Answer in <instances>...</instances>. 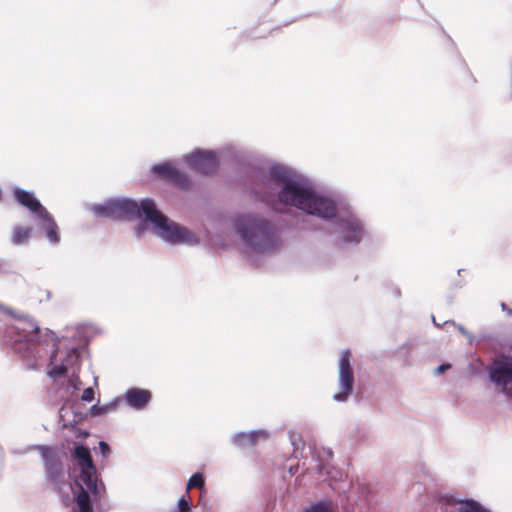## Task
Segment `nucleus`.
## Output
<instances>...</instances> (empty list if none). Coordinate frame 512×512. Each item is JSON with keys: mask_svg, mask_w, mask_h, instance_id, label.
I'll return each instance as SVG.
<instances>
[{"mask_svg": "<svg viewBox=\"0 0 512 512\" xmlns=\"http://www.w3.org/2000/svg\"><path fill=\"white\" fill-rule=\"evenodd\" d=\"M74 458L81 468V472L75 481L76 489L73 491L72 510L74 512H93L92 502H99L104 494L105 487L98 480L90 450L79 445L75 448Z\"/></svg>", "mask_w": 512, "mask_h": 512, "instance_id": "1", "label": "nucleus"}, {"mask_svg": "<svg viewBox=\"0 0 512 512\" xmlns=\"http://www.w3.org/2000/svg\"><path fill=\"white\" fill-rule=\"evenodd\" d=\"M233 223L241 239L257 252H270L280 245L274 225L262 217L238 215Z\"/></svg>", "mask_w": 512, "mask_h": 512, "instance_id": "2", "label": "nucleus"}, {"mask_svg": "<svg viewBox=\"0 0 512 512\" xmlns=\"http://www.w3.org/2000/svg\"><path fill=\"white\" fill-rule=\"evenodd\" d=\"M278 198L285 205L297 207L322 218L329 219L336 215V206L333 201L315 195L312 190L294 181H284Z\"/></svg>", "mask_w": 512, "mask_h": 512, "instance_id": "3", "label": "nucleus"}, {"mask_svg": "<svg viewBox=\"0 0 512 512\" xmlns=\"http://www.w3.org/2000/svg\"><path fill=\"white\" fill-rule=\"evenodd\" d=\"M144 217L153 224L155 233L167 242L178 244L189 240L190 231L162 214L155 201L144 203Z\"/></svg>", "mask_w": 512, "mask_h": 512, "instance_id": "4", "label": "nucleus"}, {"mask_svg": "<svg viewBox=\"0 0 512 512\" xmlns=\"http://www.w3.org/2000/svg\"><path fill=\"white\" fill-rule=\"evenodd\" d=\"M153 201L152 199H143L140 203L130 199L113 200L97 208L100 215L112 219H137L144 216V203Z\"/></svg>", "mask_w": 512, "mask_h": 512, "instance_id": "5", "label": "nucleus"}, {"mask_svg": "<svg viewBox=\"0 0 512 512\" xmlns=\"http://www.w3.org/2000/svg\"><path fill=\"white\" fill-rule=\"evenodd\" d=\"M351 352L345 350L341 353L339 359V385L341 392L334 394L333 398L336 401L343 402L352 393L354 388V375L351 366Z\"/></svg>", "mask_w": 512, "mask_h": 512, "instance_id": "6", "label": "nucleus"}, {"mask_svg": "<svg viewBox=\"0 0 512 512\" xmlns=\"http://www.w3.org/2000/svg\"><path fill=\"white\" fill-rule=\"evenodd\" d=\"M151 173L155 178L170 182L180 189H186L189 186L188 176L170 162L153 165Z\"/></svg>", "mask_w": 512, "mask_h": 512, "instance_id": "7", "label": "nucleus"}, {"mask_svg": "<svg viewBox=\"0 0 512 512\" xmlns=\"http://www.w3.org/2000/svg\"><path fill=\"white\" fill-rule=\"evenodd\" d=\"M490 379L512 398V360L496 363L490 372Z\"/></svg>", "mask_w": 512, "mask_h": 512, "instance_id": "8", "label": "nucleus"}, {"mask_svg": "<svg viewBox=\"0 0 512 512\" xmlns=\"http://www.w3.org/2000/svg\"><path fill=\"white\" fill-rule=\"evenodd\" d=\"M24 335L23 339L16 341L15 350L22 352L23 346H26L27 355L35 354L36 346L40 343V329L34 322H23L22 327L18 328Z\"/></svg>", "mask_w": 512, "mask_h": 512, "instance_id": "9", "label": "nucleus"}, {"mask_svg": "<svg viewBox=\"0 0 512 512\" xmlns=\"http://www.w3.org/2000/svg\"><path fill=\"white\" fill-rule=\"evenodd\" d=\"M13 197L15 201L22 207L29 210L32 214H34L37 218L41 215L46 214V208L41 204V202L35 197V195L27 190H24L19 187H15L12 191Z\"/></svg>", "mask_w": 512, "mask_h": 512, "instance_id": "10", "label": "nucleus"}, {"mask_svg": "<svg viewBox=\"0 0 512 512\" xmlns=\"http://www.w3.org/2000/svg\"><path fill=\"white\" fill-rule=\"evenodd\" d=\"M338 223L345 242H360L363 234V227L357 218L353 216L341 218Z\"/></svg>", "mask_w": 512, "mask_h": 512, "instance_id": "11", "label": "nucleus"}, {"mask_svg": "<svg viewBox=\"0 0 512 512\" xmlns=\"http://www.w3.org/2000/svg\"><path fill=\"white\" fill-rule=\"evenodd\" d=\"M57 350L51 355L49 369L47 371L48 376L50 377H62L65 376L68 367L72 366L74 363L78 361L79 354L76 349H70L66 352L65 359L62 360L61 364H54L57 356Z\"/></svg>", "mask_w": 512, "mask_h": 512, "instance_id": "12", "label": "nucleus"}, {"mask_svg": "<svg viewBox=\"0 0 512 512\" xmlns=\"http://www.w3.org/2000/svg\"><path fill=\"white\" fill-rule=\"evenodd\" d=\"M218 159L213 152L194 150V170L210 174L217 170Z\"/></svg>", "mask_w": 512, "mask_h": 512, "instance_id": "13", "label": "nucleus"}, {"mask_svg": "<svg viewBox=\"0 0 512 512\" xmlns=\"http://www.w3.org/2000/svg\"><path fill=\"white\" fill-rule=\"evenodd\" d=\"M37 449L42 457L47 473L54 478L61 469L57 449L44 445L39 446Z\"/></svg>", "mask_w": 512, "mask_h": 512, "instance_id": "14", "label": "nucleus"}, {"mask_svg": "<svg viewBox=\"0 0 512 512\" xmlns=\"http://www.w3.org/2000/svg\"><path fill=\"white\" fill-rule=\"evenodd\" d=\"M46 214L47 215L41 214L38 217L40 220V226L45 230L47 239L51 243L57 244L60 241L59 227L48 210H46Z\"/></svg>", "mask_w": 512, "mask_h": 512, "instance_id": "15", "label": "nucleus"}, {"mask_svg": "<svg viewBox=\"0 0 512 512\" xmlns=\"http://www.w3.org/2000/svg\"><path fill=\"white\" fill-rule=\"evenodd\" d=\"M150 400L151 393L148 390L132 388L126 393L127 403L136 409H143Z\"/></svg>", "mask_w": 512, "mask_h": 512, "instance_id": "16", "label": "nucleus"}, {"mask_svg": "<svg viewBox=\"0 0 512 512\" xmlns=\"http://www.w3.org/2000/svg\"><path fill=\"white\" fill-rule=\"evenodd\" d=\"M33 232L30 226L17 225L12 231V242L15 245H22L28 242Z\"/></svg>", "mask_w": 512, "mask_h": 512, "instance_id": "17", "label": "nucleus"}, {"mask_svg": "<svg viewBox=\"0 0 512 512\" xmlns=\"http://www.w3.org/2000/svg\"><path fill=\"white\" fill-rule=\"evenodd\" d=\"M260 435L258 432L240 433L235 437L234 442L239 447L254 446Z\"/></svg>", "mask_w": 512, "mask_h": 512, "instance_id": "18", "label": "nucleus"}, {"mask_svg": "<svg viewBox=\"0 0 512 512\" xmlns=\"http://www.w3.org/2000/svg\"><path fill=\"white\" fill-rule=\"evenodd\" d=\"M121 403L120 399H116L110 403L103 404V405H94L91 408V413L94 416L104 415L109 412L115 411L118 407V405Z\"/></svg>", "mask_w": 512, "mask_h": 512, "instance_id": "19", "label": "nucleus"}, {"mask_svg": "<svg viewBox=\"0 0 512 512\" xmlns=\"http://www.w3.org/2000/svg\"><path fill=\"white\" fill-rule=\"evenodd\" d=\"M459 504V512H489L487 509L483 508L478 502L473 500H467L464 502H460Z\"/></svg>", "mask_w": 512, "mask_h": 512, "instance_id": "20", "label": "nucleus"}, {"mask_svg": "<svg viewBox=\"0 0 512 512\" xmlns=\"http://www.w3.org/2000/svg\"><path fill=\"white\" fill-rule=\"evenodd\" d=\"M304 512H334L330 503L319 502L310 506Z\"/></svg>", "mask_w": 512, "mask_h": 512, "instance_id": "21", "label": "nucleus"}, {"mask_svg": "<svg viewBox=\"0 0 512 512\" xmlns=\"http://www.w3.org/2000/svg\"><path fill=\"white\" fill-rule=\"evenodd\" d=\"M189 511H190V504L184 497H181L178 500L177 507L174 508L171 512H189Z\"/></svg>", "mask_w": 512, "mask_h": 512, "instance_id": "22", "label": "nucleus"}, {"mask_svg": "<svg viewBox=\"0 0 512 512\" xmlns=\"http://www.w3.org/2000/svg\"><path fill=\"white\" fill-rule=\"evenodd\" d=\"M194 488L204 490V477L202 473H194Z\"/></svg>", "mask_w": 512, "mask_h": 512, "instance_id": "23", "label": "nucleus"}, {"mask_svg": "<svg viewBox=\"0 0 512 512\" xmlns=\"http://www.w3.org/2000/svg\"><path fill=\"white\" fill-rule=\"evenodd\" d=\"M81 399L85 402H91L94 399V390L92 387H88L83 391Z\"/></svg>", "mask_w": 512, "mask_h": 512, "instance_id": "24", "label": "nucleus"}, {"mask_svg": "<svg viewBox=\"0 0 512 512\" xmlns=\"http://www.w3.org/2000/svg\"><path fill=\"white\" fill-rule=\"evenodd\" d=\"M99 448H100V451H101L103 456L106 457V456L109 455V453H110V446L106 442L101 441L99 443Z\"/></svg>", "mask_w": 512, "mask_h": 512, "instance_id": "25", "label": "nucleus"}, {"mask_svg": "<svg viewBox=\"0 0 512 512\" xmlns=\"http://www.w3.org/2000/svg\"><path fill=\"white\" fill-rule=\"evenodd\" d=\"M450 368V364H442L440 365L438 368H437V371L439 373H442L444 372L445 370L449 369Z\"/></svg>", "mask_w": 512, "mask_h": 512, "instance_id": "26", "label": "nucleus"}, {"mask_svg": "<svg viewBox=\"0 0 512 512\" xmlns=\"http://www.w3.org/2000/svg\"><path fill=\"white\" fill-rule=\"evenodd\" d=\"M192 490V476L188 479L187 485H186V491L189 493Z\"/></svg>", "mask_w": 512, "mask_h": 512, "instance_id": "27", "label": "nucleus"}, {"mask_svg": "<svg viewBox=\"0 0 512 512\" xmlns=\"http://www.w3.org/2000/svg\"><path fill=\"white\" fill-rule=\"evenodd\" d=\"M72 512H74V511L72 510Z\"/></svg>", "mask_w": 512, "mask_h": 512, "instance_id": "28", "label": "nucleus"}]
</instances>
